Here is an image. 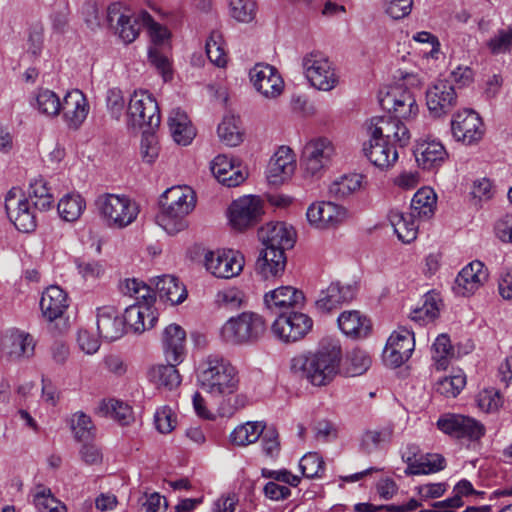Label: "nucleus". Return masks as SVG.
<instances>
[{
	"mask_svg": "<svg viewBox=\"0 0 512 512\" xmlns=\"http://www.w3.org/2000/svg\"><path fill=\"white\" fill-rule=\"evenodd\" d=\"M197 379L200 387L214 397L233 394L239 386L235 367L219 354H210L201 361Z\"/></svg>",
	"mask_w": 512,
	"mask_h": 512,
	"instance_id": "obj_4",
	"label": "nucleus"
},
{
	"mask_svg": "<svg viewBox=\"0 0 512 512\" xmlns=\"http://www.w3.org/2000/svg\"><path fill=\"white\" fill-rule=\"evenodd\" d=\"M335 153L332 142L327 138H317L309 141L302 152V166L309 176H319L328 166Z\"/></svg>",
	"mask_w": 512,
	"mask_h": 512,
	"instance_id": "obj_14",
	"label": "nucleus"
},
{
	"mask_svg": "<svg viewBox=\"0 0 512 512\" xmlns=\"http://www.w3.org/2000/svg\"><path fill=\"white\" fill-rule=\"evenodd\" d=\"M99 412L118 421L121 425H128L133 420L131 407L121 401L110 399L103 400L99 405Z\"/></svg>",
	"mask_w": 512,
	"mask_h": 512,
	"instance_id": "obj_51",
	"label": "nucleus"
},
{
	"mask_svg": "<svg viewBox=\"0 0 512 512\" xmlns=\"http://www.w3.org/2000/svg\"><path fill=\"white\" fill-rule=\"evenodd\" d=\"M40 308L43 317L50 322L51 331L61 334L67 329L65 321L61 328L58 327V324H53V322L62 319L63 314L68 308L67 294L59 286L52 285L43 292Z\"/></svg>",
	"mask_w": 512,
	"mask_h": 512,
	"instance_id": "obj_18",
	"label": "nucleus"
},
{
	"mask_svg": "<svg viewBox=\"0 0 512 512\" xmlns=\"http://www.w3.org/2000/svg\"><path fill=\"white\" fill-rule=\"evenodd\" d=\"M31 104L40 114L49 118L56 117L61 112L59 96L49 89L38 90Z\"/></svg>",
	"mask_w": 512,
	"mask_h": 512,
	"instance_id": "obj_46",
	"label": "nucleus"
},
{
	"mask_svg": "<svg viewBox=\"0 0 512 512\" xmlns=\"http://www.w3.org/2000/svg\"><path fill=\"white\" fill-rule=\"evenodd\" d=\"M155 293L164 302L171 304L182 303L187 297V291L183 284L172 275H163L155 279Z\"/></svg>",
	"mask_w": 512,
	"mask_h": 512,
	"instance_id": "obj_38",
	"label": "nucleus"
},
{
	"mask_svg": "<svg viewBox=\"0 0 512 512\" xmlns=\"http://www.w3.org/2000/svg\"><path fill=\"white\" fill-rule=\"evenodd\" d=\"M338 326L341 331L352 337H366L370 331V322L359 311H344L338 317Z\"/></svg>",
	"mask_w": 512,
	"mask_h": 512,
	"instance_id": "obj_39",
	"label": "nucleus"
},
{
	"mask_svg": "<svg viewBox=\"0 0 512 512\" xmlns=\"http://www.w3.org/2000/svg\"><path fill=\"white\" fill-rule=\"evenodd\" d=\"M196 203L194 191L187 186H173L161 196L160 213L156 222L168 234L174 235L187 226V216Z\"/></svg>",
	"mask_w": 512,
	"mask_h": 512,
	"instance_id": "obj_3",
	"label": "nucleus"
},
{
	"mask_svg": "<svg viewBox=\"0 0 512 512\" xmlns=\"http://www.w3.org/2000/svg\"><path fill=\"white\" fill-rule=\"evenodd\" d=\"M453 355V348L447 334L439 335L432 346V358L438 369H446L449 358Z\"/></svg>",
	"mask_w": 512,
	"mask_h": 512,
	"instance_id": "obj_53",
	"label": "nucleus"
},
{
	"mask_svg": "<svg viewBox=\"0 0 512 512\" xmlns=\"http://www.w3.org/2000/svg\"><path fill=\"white\" fill-rule=\"evenodd\" d=\"M5 210L8 218L17 230L33 232L37 227L36 210L17 188L8 191L5 197Z\"/></svg>",
	"mask_w": 512,
	"mask_h": 512,
	"instance_id": "obj_10",
	"label": "nucleus"
},
{
	"mask_svg": "<svg viewBox=\"0 0 512 512\" xmlns=\"http://www.w3.org/2000/svg\"><path fill=\"white\" fill-rule=\"evenodd\" d=\"M437 427L445 434L469 440H479L485 434V427L482 423L461 414L441 416L437 421Z\"/></svg>",
	"mask_w": 512,
	"mask_h": 512,
	"instance_id": "obj_17",
	"label": "nucleus"
},
{
	"mask_svg": "<svg viewBox=\"0 0 512 512\" xmlns=\"http://www.w3.org/2000/svg\"><path fill=\"white\" fill-rule=\"evenodd\" d=\"M86 207L84 198L79 194H68L60 199L57 209L61 218L73 222L77 220Z\"/></svg>",
	"mask_w": 512,
	"mask_h": 512,
	"instance_id": "obj_50",
	"label": "nucleus"
},
{
	"mask_svg": "<svg viewBox=\"0 0 512 512\" xmlns=\"http://www.w3.org/2000/svg\"><path fill=\"white\" fill-rule=\"evenodd\" d=\"M179 363H169L167 365H158L151 369L150 377L159 386L173 389L181 383V376L176 368Z\"/></svg>",
	"mask_w": 512,
	"mask_h": 512,
	"instance_id": "obj_49",
	"label": "nucleus"
},
{
	"mask_svg": "<svg viewBox=\"0 0 512 512\" xmlns=\"http://www.w3.org/2000/svg\"><path fill=\"white\" fill-rule=\"evenodd\" d=\"M370 365V356L361 349H354L347 358L346 374L351 377L362 375Z\"/></svg>",
	"mask_w": 512,
	"mask_h": 512,
	"instance_id": "obj_55",
	"label": "nucleus"
},
{
	"mask_svg": "<svg viewBox=\"0 0 512 512\" xmlns=\"http://www.w3.org/2000/svg\"><path fill=\"white\" fill-rule=\"evenodd\" d=\"M346 210L330 201L313 203L308 207L306 216L310 224L316 228L335 227L345 217Z\"/></svg>",
	"mask_w": 512,
	"mask_h": 512,
	"instance_id": "obj_25",
	"label": "nucleus"
},
{
	"mask_svg": "<svg viewBox=\"0 0 512 512\" xmlns=\"http://www.w3.org/2000/svg\"><path fill=\"white\" fill-rule=\"evenodd\" d=\"M106 21L119 38L125 44H129L135 41L145 24L152 23V16L146 11H141L138 14L132 13L121 3L115 2L107 8Z\"/></svg>",
	"mask_w": 512,
	"mask_h": 512,
	"instance_id": "obj_7",
	"label": "nucleus"
},
{
	"mask_svg": "<svg viewBox=\"0 0 512 512\" xmlns=\"http://www.w3.org/2000/svg\"><path fill=\"white\" fill-rule=\"evenodd\" d=\"M240 119L233 115H227L218 125V136L226 146L235 147L243 141V132Z\"/></svg>",
	"mask_w": 512,
	"mask_h": 512,
	"instance_id": "obj_45",
	"label": "nucleus"
},
{
	"mask_svg": "<svg viewBox=\"0 0 512 512\" xmlns=\"http://www.w3.org/2000/svg\"><path fill=\"white\" fill-rule=\"evenodd\" d=\"M394 428L386 425L375 430H366L360 441V449L366 454L378 450L382 444L389 443L393 437Z\"/></svg>",
	"mask_w": 512,
	"mask_h": 512,
	"instance_id": "obj_44",
	"label": "nucleus"
},
{
	"mask_svg": "<svg viewBox=\"0 0 512 512\" xmlns=\"http://www.w3.org/2000/svg\"><path fill=\"white\" fill-rule=\"evenodd\" d=\"M369 135L387 141L399 147H405L410 141L409 129L401 120L391 114L375 116L370 119L368 125Z\"/></svg>",
	"mask_w": 512,
	"mask_h": 512,
	"instance_id": "obj_13",
	"label": "nucleus"
},
{
	"mask_svg": "<svg viewBox=\"0 0 512 512\" xmlns=\"http://www.w3.org/2000/svg\"><path fill=\"white\" fill-rule=\"evenodd\" d=\"M482 120L472 109H463L454 114L451 120L453 137L466 145L473 144L482 138Z\"/></svg>",
	"mask_w": 512,
	"mask_h": 512,
	"instance_id": "obj_20",
	"label": "nucleus"
},
{
	"mask_svg": "<svg viewBox=\"0 0 512 512\" xmlns=\"http://www.w3.org/2000/svg\"><path fill=\"white\" fill-rule=\"evenodd\" d=\"M403 458L407 463L406 475L430 474L445 468V458L440 454H427L417 459L416 453L412 452Z\"/></svg>",
	"mask_w": 512,
	"mask_h": 512,
	"instance_id": "obj_36",
	"label": "nucleus"
},
{
	"mask_svg": "<svg viewBox=\"0 0 512 512\" xmlns=\"http://www.w3.org/2000/svg\"><path fill=\"white\" fill-rule=\"evenodd\" d=\"M95 205L107 225L113 228L127 227L136 220L139 213L138 205L124 195H99Z\"/></svg>",
	"mask_w": 512,
	"mask_h": 512,
	"instance_id": "obj_8",
	"label": "nucleus"
},
{
	"mask_svg": "<svg viewBox=\"0 0 512 512\" xmlns=\"http://www.w3.org/2000/svg\"><path fill=\"white\" fill-rule=\"evenodd\" d=\"M154 423L160 433H170L176 427V415L171 407L163 406L155 412Z\"/></svg>",
	"mask_w": 512,
	"mask_h": 512,
	"instance_id": "obj_61",
	"label": "nucleus"
},
{
	"mask_svg": "<svg viewBox=\"0 0 512 512\" xmlns=\"http://www.w3.org/2000/svg\"><path fill=\"white\" fill-rule=\"evenodd\" d=\"M363 178V175L357 173L342 175L329 185L328 194L335 200L344 199L360 190Z\"/></svg>",
	"mask_w": 512,
	"mask_h": 512,
	"instance_id": "obj_41",
	"label": "nucleus"
},
{
	"mask_svg": "<svg viewBox=\"0 0 512 512\" xmlns=\"http://www.w3.org/2000/svg\"><path fill=\"white\" fill-rule=\"evenodd\" d=\"M71 428L78 440H88L92 435L93 424L88 415L77 412L72 417Z\"/></svg>",
	"mask_w": 512,
	"mask_h": 512,
	"instance_id": "obj_62",
	"label": "nucleus"
},
{
	"mask_svg": "<svg viewBox=\"0 0 512 512\" xmlns=\"http://www.w3.org/2000/svg\"><path fill=\"white\" fill-rule=\"evenodd\" d=\"M206 54L209 60L218 67L227 63L223 36L219 31H212L206 41Z\"/></svg>",
	"mask_w": 512,
	"mask_h": 512,
	"instance_id": "obj_52",
	"label": "nucleus"
},
{
	"mask_svg": "<svg viewBox=\"0 0 512 512\" xmlns=\"http://www.w3.org/2000/svg\"><path fill=\"white\" fill-rule=\"evenodd\" d=\"M439 313L437 304L432 296L426 295L422 307L415 308L410 315V318L420 324H425L433 321Z\"/></svg>",
	"mask_w": 512,
	"mask_h": 512,
	"instance_id": "obj_58",
	"label": "nucleus"
},
{
	"mask_svg": "<svg viewBox=\"0 0 512 512\" xmlns=\"http://www.w3.org/2000/svg\"><path fill=\"white\" fill-rule=\"evenodd\" d=\"M162 347L169 363H181L186 354V332L178 324L168 325L162 333Z\"/></svg>",
	"mask_w": 512,
	"mask_h": 512,
	"instance_id": "obj_27",
	"label": "nucleus"
},
{
	"mask_svg": "<svg viewBox=\"0 0 512 512\" xmlns=\"http://www.w3.org/2000/svg\"><path fill=\"white\" fill-rule=\"evenodd\" d=\"M124 321L114 306H103L97 310L99 335L108 341L119 339L124 333Z\"/></svg>",
	"mask_w": 512,
	"mask_h": 512,
	"instance_id": "obj_32",
	"label": "nucleus"
},
{
	"mask_svg": "<svg viewBox=\"0 0 512 512\" xmlns=\"http://www.w3.org/2000/svg\"><path fill=\"white\" fill-rule=\"evenodd\" d=\"M122 319L124 326L127 325L134 333H142L153 328L158 317L151 307L134 304L125 309Z\"/></svg>",
	"mask_w": 512,
	"mask_h": 512,
	"instance_id": "obj_34",
	"label": "nucleus"
},
{
	"mask_svg": "<svg viewBox=\"0 0 512 512\" xmlns=\"http://www.w3.org/2000/svg\"><path fill=\"white\" fill-rule=\"evenodd\" d=\"M266 425L263 422H246L237 426L230 434V440L237 446H247L256 442L263 434Z\"/></svg>",
	"mask_w": 512,
	"mask_h": 512,
	"instance_id": "obj_47",
	"label": "nucleus"
},
{
	"mask_svg": "<svg viewBox=\"0 0 512 512\" xmlns=\"http://www.w3.org/2000/svg\"><path fill=\"white\" fill-rule=\"evenodd\" d=\"M304 300L303 292L292 286L278 287L267 292L264 296L267 309L274 312L300 306L304 303Z\"/></svg>",
	"mask_w": 512,
	"mask_h": 512,
	"instance_id": "obj_31",
	"label": "nucleus"
},
{
	"mask_svg": "<svg viewBox=\"0 0 512 512\" xmlns=\"http://www.w3.org/2000/svg\"><path fill=\"white\" fill-rule=\"evenodd\" d=\"M3 351L10 361L30 358L34 354L35 341L29 333L14 330L5 335L2 341Z\"/></svg>",
	"mask_w": 512,
	"mask_h": 512,
	"instance_id": "obj_29",
	"label": "nucleus"
},
{
	"mask_svg": "<svg viewBox=\"0 0 512 512\" xmlns=\"http://www.w3.org/2000/svg\"><path fill=\"white\" fill-rule=\"evenodd\" d=\"M356 283L343 284L340 281L331 282L330 285L321 290L315 302L316 309L323 314L338 309L342 304L352 301L357 293Z\"/></svg>",
	"mask_w": 512,
	"mask_h": 512,
	"instance_id": "obj_21",
	"label": "nucleus"
},
{
	"mask_svg": "<svg viewBox=\"0 0 512 512\" xmlns=\"http://www.w3.org/2000/svg\"><path fill=\"white\" fill-rule=\"evenodd\" d=\"M415 218L410 214H404L400 211H391L389 219L394 227V231L398 238L404 243H410L417 236L418 225L416 224Z\"/></svg>",
	"mask_w": 512,
	"mask_h": 512,
	"instance_id": "obj_42",
	"label": "nucleus"
},
{
	"mask_svg": "<svg viewBox=\"0 0 512 512\" xmlns=\"http://www.w3.org/2000/svg\"><path fill=\"white\" fill-rule=\"evenodd\" d=\"M33 502L40 512L67 511L65 504L55 498L50 488H47L42 484L36 486L35 493L33 495Z\"/></svg>",
	"mask_w": 512,
	"mask_h": 512,
	"instance_id": "obj_48",
	"label": "nucleus"
},
{
	"mask_svg": "<svg viewBox=\"0 0 512 512\" xmlns=\"http://www.w3.org/2000/svg\"><path fill=\"white\" fill-rule=\"evenodd\" d=\"M129 123L134 127L154 130L160 124V111L156 100L146 91L134 92L128 105Z\"/></svg>",
	"mask_w": 512,
	"mask_h": 512,
	"instance_id": "obj_9",
	"label": "nucleus"
},
{
	"mask_svg": "<svg viewBox=\"0 0 512 512\" xmlns=\"http://www.w3.org/2000/svg\"><path fill=\"white\" fill-rule=\"evenodd\" d=\"M437 196L432 188L423 187L419 189L411 200L412 216L419 219H429L434 215Z\"/></svg>",
	"mask_w": 512,
	"mask_h": 512,
	"instance_id": "obj_40",
	"label": "nucleus"
},
{
	"mask_svg": "<svg viewBox=\"0 0 512 512\" xmlns=\"http://www.w3.org/2000/svg\"><path fill=\"white\" fill-rule=\"evenodd\" d=\"M168 125L173 140L179 145L190 144L196 135L187 114L179 108L170 112Z\"/></svg>",
	"mask_w": 512,
	"mask_h": 512,
	"instance_id": "obj_37",
	"label": "nucleus"
},
{
	"mask_svg": "<svg viewBox=\"0 0 512 512\" xmlns=\"http://www.w3.org/2000/svg\"><path fill=\"white\" fill-rule=\"evenodd\" d=\"M210 169L217 181L227 187H236L246 179V174L226 155L216 156L211 162Z\"/></svg>",
	"mask_w": 512,
	"mask_h": 512,
	"instance_id": "obj_33",
	"label": "nucleus"
},
{
	"mask_svg": "<svg viewBox=\"0 0 512 512\" xmlns=\"http://www.w3.org/2000/svg\"><path fill=\"white\" fill-rule=\"evenodd\" d=\"M106 106L111 117L119 120L125 108V99L120 89L113 88L108 90Z\"/></svg>",
	"mask_w": 512,
	"mask_h": 512,
	"instance_id": "obj_63",
	"label": "nucleus"
},
{
	"mask_svg": "<svg viewBox=\"0 0 512 512\" xmlns=\"http://www.w3.org/2000/svg\"><path fill=\"white\" fill-rule=\"evenodd\" d=\"M61 112L69 128H79L89 112L85 95L78 89L69 91L61 101Z\"/></svg>",
	"mask_w": 512,
	"mask_h": 512,
	"instance_id": "obj_26",
	"label": "nucleus"
},
{
	"mask_svg": "<svg viewBox=\"0 0 512 512\" xmlns=\"http://www.w3.org/2000/svg\"><path fill=\"white\" fill-rule=\"evenodd\" d=\"M295 170V159L289 147H280L268 165L267 178L270 183L278 185L286 181Z\"/></svg>",
	"mask_w": 512,
	"mask_h": 512,
	"instance_id": "obj_30",
	"label": "nucleus"
},
{
	"mask_svg": "<svg viewBox=\"0 0 512 512\" xmlns=\"http://www.w3.org/2000/svg\"><path fill=\"white\" fill-rule=\"evenodd\" d=\"M49 18L52 30L63 34L69 26V8L66 5H56Z\"/></svg>",
	"mask_w": 512,
	"mask_h": 512,
	"instance_id": "obj_64",
	"label": "nucleus"
},
{
	"mask_svg": "<svg viewBox=\"0 0 512 512\" xmlns=\"http://www.w3.org/2000/svg\"><path fill=\"white\" fill-rule=\"evenodd\" d=\"M396 147L387 141L370 136L369 141L364 143L363 152L373 165L380 169H388L398 160Z\"/></svg>",
	"mask_w": 512,
	"mask_h": 512,
	"instance_id": "obj_28",
	"label": "nucleus"
},
{
	"mask_svg": "<svg viewBox=\"0 0 512 512\" xmlns=\"http://www.w3.org/2000/svg\"><path fill=\"white\" fill-rule=\"evenodd\" d=\"M244 260L241 255L230 253L209 252L205 256V266L218 278H232L243 269Z\"/></svg>",
	"mask_w": 512,
	"mask_h": 512,
	"instance_id": "obj_24",
	"label": "nucleus"
},
{
	"mask_svg": "<svg viewBox=\"0 0 512 512\" xmlns=\"http://www.w3.org/2000/svg\"><path fill=\"white\" fill-rule=\"evenodd\" d=\"M380 105L383 109L388 111V114H391L399 120L413 119L419 112V106L414 93L410 89L404 88L402 85L390 88L386 94L380 98Z\"/></svg>",
	"mask_w": 512,
	"mask_h": 512,
	"instance_id": "obj_12",
	"label": "nucleus"
},
{
	"mask_svg": "<svg viewBox=\"0 0 512 512\" xmlns=\"http://www.w3.org/2000/svg\"><path fill=\"white\" fill-rule=\"evenodd\" d=\"M266 329V322L261 315L246 311L225 322L221 328V337L227 343L254 344L264 336Z\"/></svg>",
	"mask_w": 512,
	"mask_h": 512,
	"instance_id": "obj_5",
	"label": "nucleus"
},
{
	"mask_svg": "<svg viewBox=\"0 0 512 512\" xmlns=\"http://www.w3.org/2000/svg\"><path fill=\"white\" fill-rule=\"evenodd\" d=\"M466 377L462 374L445 377L436 383V391L446 397H456L465 387Z\"/></svg>",
	"mask_w": 512,
	"mask_h": 512,
	"instance_id": "obj_56",
	"label": "nucleus"
},
{
	"mask_svg": "<svg viewBox=\"0 0 512 512\" xmlns=\"http://www.w3.org/2000/svg\"><path fill=\"white\" fill-rule=\"evenodd\" d=\"M230 15L238 22L250 23L256 16L254 0H229Z\"/></svg>",
	"mask_w": 512,
	"mask_h": 512,
	"instance_id": "obj_54",
	"label": "nucleus"
},
{
	"mask_svg": "<svg viewBox=\"0 0 512 512\" xmlns=\"http://www.w3.org/2000/svg\"><path fill=\"white\" fill-rule=\"evenodd\" d=\"M26 198L38 211H47L54 203V196L42 178L34 179L30 183Z\"/></svg>",
	"mask_w": 512,
	"mask_h": 512,
	"instance_id": "obj_43",
	"label": "nucleus"
},
{
	"mask_svg": "<svg viewBox=\"0 0 512 512\" xmlns=\"http://www.w3.org/2000/svg\"><path fill=\"white\" fill-rule=\"evenodd\" d=\"M299 467L304 477H319L324 471V461L318 453H307L301 458Z\"/></svg>",
	"mask_w": 512,
	"mask_h": 512,
	"instance_id": "obj_57",
	"label": "nucleus"
},
{
	"mask_svg": "<svg viewBox=\"0 0 512 512\" xmlns=\"http://www.w3.org/2000/svg\"><path fill=\"white\" fill-rule=\"evenodd\" d=\"M312 319L302 312H280L272 324V332L284 342L303 339L312 329Z\"/></svg>",
	"mask_w": 512,
	"mask_h": 512,
	"instance_id": "obj_11",
	"label": "nucleus"
},
{
	"mask_svg": "<svg viewBox=\"0 0 512 512\" xmlns=\"http://www.w3.org/2000/svg\"><path fill=\"white\" fill-rule=\"evenodd\" d=\"M250 79L255 89L265 98L274 99L284 89V81L274 66L256 64L250 70Z\"/></svg>",
	"mask_w": 512,
	"mask_h": 512,
	"instance_id": "obj_22",
	"label": "nucleus"
},
{
	"mask_svg": "<svg viewBox=\"0 0 512 512\" xmlns=\"http://www.w3.org/2000/svg\"><path fill=\"white\" fill-rule=\"evenodd\" d=\"M258 238L265 248L256 261V271L266 279L281 275L287 263L285 251L295 244V230L284 222H269L260 227Z\"/></svg>",
	"mask_w": 512,
	"mask_h": 512,
	"instance_id": "obj_1",
	"label": "nucleus"
},
{
	"mask_svg": "<svg viewBox=\"0 0 512 512\" xmlns=\"http://www.w3.org/2000/svg\"><path fill=\"white\" fill-rule=\"evenodd\" d=\"M153 130H146L141 139V156L144 162L152 164L158 158L159 145Z\"/></svg>",
	"mask_w": 512,
	"mask_h": 512,
	"instance_id": "obj_59",
	"label": "nucleus"
},
{
	"mask_svg": "<svg viewBox=\"0 0 512 512\" xmlns=\"http://www.w3.org/2000/svg\"><path fill=\"white\" fill-rule=\"evenodd\" d=\"M487 45L493 54L509 51L512 48V25L498 30Z\"/></svg>",
	"mask_w": 512,
	"mask_h": 512,
	"instance_id": "obj_60",
	"label": "nucleus"
},
{
	"mask_svg": "<svg viewBox=\"0 0 512 512\" xmlns=\"http://www.w3.org/2000/svg\"><path fill=\"white\" fill-rule=\"evenodd\" d=\"M488 277L489 273L485 265L481 261L474 260L458 273L453 289L459 295L470 296L487 282Z\"/></svg>",
	"mask_w": 512,
	"mask_h": 512,
	"instance_id": "obj_23",
	"label": "nucleus"
},
{
	"mask_svg": "<svg viewBox=\"0 0 512 512\" xmlns=\"http://www.w3.org/2000/svg\"><path fill=\"white\" fill-rule=\"evenodd\" d=\"M342 349L338 341L323 340L315 352L292 359V372L313 386H326L339 373Z\"/></svg>",
	"mask_w": 512,
	"mask_h": 512,
	"instance_id": "obj_2",
	"label": "nucleus"
},
{
	"mask_svg": "<svg viewBox=\"0 0 512 512\" xmlns=\"http://www.w3.org/2000/svg\"><path fill=\"white\" fill-rule=\"evenodd\" d=\"M414 348V333L404 327H399L388 338L383 351V359L391 367H400L411 357Z\"/></svg>",
	"mask_w": 512,
	"mask_h": 512,
	"instance_id": "obj_16",
	"label": "nucleus"
},
{
	"mask_svg": "<svg viewBox=\"0 0 512 512\" xmlns=\"http://www.w3.org/2000/svg\"><path fill=\"white\" fill-rule=\"evenodd\" d=\"M262 214L263 204L261 199L252 195L233 201L229 208L230 223L240 231L255 225Z\"/></svg>",
	"mask_w": 512,
	"mask_h": 512,
	"instance_id": "obj_19",
	"label": "nucleus"
},
{
	"mask_svg": "<svg viewBox=\"0 0 512 512\" xmlns=\"http://www.w3.org/2000/svg\"><path fill=\"white\" fill-rule=\"evenodd\" d=\"M414 156L420 167L430 170L438 167L445 161L447 152L440 142L423 141L417 143L414 149Z\"/></svg>",
	"mask_w": 512,
	"mask_h": 512,
	"instance_id": "obj_35",
	"label": "nucleus"
},
{
	"mask_svg": "<svg viewBox=\"0 0 512 512\" xmlns=\"http://www.w3.org/2000/svg\"><path fill=\"white\" fill-rule=\"evenodd\" d=\"M456 87L447 79H438L426 90V105L433 117H442L457 105Z\"/></svg>",
	"mask_w": 512,
	"mask_h": 512,
	"instance_id": "obj_15",
	"label": "nucleus"
},
{
	"mask_svg": "<svg viewBox=\"0 0 512 512\" xmlns=\"http://www.w3.org/2000/svg\"><path fill=\"white\" fill-rule=\"evenodd\" d=\"M303 74L311 87L329 92L339 84V75L334 63L319 50L304 54L301 58Z\"/></svg>",
	"mask_w": 512,
	"mask_h": 512,
	"instance_id": "obj_6",
	"label": "nucleus"
}]
</instances>
